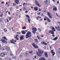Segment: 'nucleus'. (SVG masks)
I'll return each instance as SVG.
<instances>
[{
    "mask_svg": "<svg viewBox=\"0 0 60 60\" xmlns=\"http://www.w3.org/2000/svg\"><path fill=\"white\" fill-rule=\"evenodd\" d=\"M41 43L42 44H44L45 45H47V44L46 43V42L44 41L43 42H41Z\"/></svg>",
    "mask_w": 60,
    "mask_h": 60,
    "instance_id": "4468645a",
    "label": "nucleus"
},
{
    "mask_svg": "<svg viewBox=\"0 0 60 60\" xmlns=\"http://www.w3.org/2000/svg\"><path fill=\"white\" fill-rule=\"evenodd\" d=\"M52 36L53 37H55V36L54 35V34H52Z\"/></svg>",
    "mask_w": 60,
    "mask_h": 60,
    "instance_id": "603ef678",
    "label": "nucleus"
},
{
    "mask_svg": "<svg viewBox=\"0 0 60 60\" xmlns=\"http://www.w3.org/2000/svg\"><path fill=\"white\" fill-rule=\"evenodd\" d=\"M22 34H25L26 33H25V32L24 31H23L22 32Z\"/></svg>",
    "mask_w": 60,
    "mask_h": 60,
    "instance_id": "a878e982",
    "label": "nucleus"
},
{
    "mask_svg": "<svg viewBox=\"0 0 60 60\" xmlns=\"http://www.w3.org/2000/svg\"><path fill=\"white\" fill-rule=\"evenodd\" d=\"M53 10L54 11H57V8H56V7H54L53 8Z\"/></svg>",
    "mask_w": 60,
    "mask_h": 60,
    "instance_id": "dca6fc26",
    "label": "nucleus"
},
{
    "mask_svg": "<svg viewBox=\"0 0 60 60\" xmlns=\"http://www.w3.org/2000/svg\"><path fill=\"white\" fill-rule=\"evenodd\" d=\"M35 4L38 6V7H41V5H40L39 3V2L37 0H35Z\"/></svg>",
    "mask_w": 60,
    "mask_h": 60,
    "instance_id": "20e7f679",
    "label": "nucleus"
},
{
    "mask_svg": "<svg viewBox=\"0 0 60 60\" xmlns=\"http://www.w3.org/2000/svg\"><path fill=\"white\" fill-rule=\"evenodd\" d=\"M5 48L6 50L8 51H10V48L7 46H5Z\"/></svg>",
    "mask_w": 60,
    "mask_h": 60,
    "instance_id": "6e6552de",
    "label": "nucleus"
},
{
    "mask_svg": "<svg viewBox=\"0 0 60 60\" xmlns=\"http://www.w3.org/2000/svg\"><path fill=\"white\" fill-rule=\"evenodd\" d=\"M7 22H9V20H8V19H7Z\"/></svg>",
    "mask_w": 60,
    "mask_h": 60,
    "instance_id": "864d4df0",
    "label": "nucleus"
},
{
    "mask_svg": "<svg viewBox=\"0 0 60 60\" xmlns=\"http://www.w3.org/2000/svg\"><path fill=\"white\" fill-rule=\"evenodd\" d=\"M3 53V54H4V56H5V55H7V52H4V53Z\"/></svg>",
    "mask_w": 60,
    "mask_h": 60,
    "instance_id": "bb28decb",
    "label": "nucleus"
},
{
    "mask_svg": "<svg viewBox=\"0 0 60 60\" xmlns=\"http://www.w3.org/2000/svg\"><path fill=\"white\" fill-rule=\"evenodd\" d=\"M26 60H29V59H26Z\"/></svg>",
    "mask_w": 60,
    "mask_h": 60,
    "instance_id": "774afa93",
    "label": "nucleus"
},
{
    "mask_svg": "<svg viewBox=\"0 0 60 60\" xmlns=\"http://www.w3.org/2000/svg\"><path fill=\"white\" fill-rule=\"evenodd\" d=\"M45 17L47 21L48 22H51V21H50V20L49 19V18L48 17Z\"/></svg>",
    "mask_w": 60,
    "mask_h": 60,
    "instance_id": "9d476101",
    "label": "nucleus"
},
{
    "mask_svg": "<svg viewBox=\"0 0 60 60\" xmlns=\"http://www.w3.org/2000/svg\"><path fill=\"white\" fill-rule=\"evenodd\" d=\"M25 12L26 13H28V11H26Z\"/></svg>",
    "mask_w": 60,
    "mask_h": 60,
    "instance_id": "3c124183",
    "label": "nucleus"
},
{
    "mask_svg": "<svg viewBox=\"0 0 60 60\" xmlns=\"http://www.w3.org/2000/svg\"><path fill=\"white\" fill-rule=\"evenodd\" d=\"M31 32L28 31L26 35V39H27L28 38H31Z\"/></svg>",
    "mask_w": 60,
    "mask_h": 60,
    "instance_id": "f03ea898",
    "label": "nucleus"
},
{
    "mask_svg": "<svg viewBox=\"0 0 60 60\" xmlns=\"http://www.w3.org/2000/svg\"><path fill=\"white\" fill-rule=\"evenodd\" d=\"M44 20H45V21H46V19H44Z\"/></svg>",
    "mask_w": 60,
    "mask_h": 60,
    "instance_id": "4d7b16f0",
    "label": "nucleus"
},
{
    "mask_svg": "<svg viewBox=\"0 0 60 60\" xmlns=\"http://www.w3.org/2000/svg\"><path fill=\"white\" fill-rule=\"evenodd\" d=\"M37 37L38 38V39L40 40V41H41V40H42V39L41 38H40L39 37V36H37Z\"/></svg>",
    "mask_w": 60,
    "mask_h": 60,
    "instance_id": "393cba45",
    "label": "nucleus"
},
{
    "mask_svg": "<svg viewBox=\"0 0 60 60\" xmlns=\"http://www.w3.org/2000/svg\"><path fill=\"white\" fill-rule=\"evenodd\" d=\"M3 15V14H2L1 15H0V17H2V16Z\"/></svg>",
    "mask_w": 60,
    "mask_h": 60,
    "instance_id": "a19ab883",
    "label": "nucleus"
},
{
    "mask_svg": "<svg viewBox=\"0 0 60 60\" xmlns=\"http://www.w3.org/2000/svg\"><path fill=\"white\" fill-rule=\"evenodd\" d=\"M34 58H36V56H35L34 57Z\"/></svg>",
    "mask_w": 60,
    "mask_h": 60,
    "instance_id": "5fc2aeb1",
    "label": "nucleus"
},
{
    "mask_svg": "<svg viewBox=\"0 0 60 60\" xmlns=\"http://www.w3.org/2000/svg\"><path fill=\"white\" fill-rule=\"evenodd\" d=\"M34 41L35 42H36V43H38V40H37V39H35Z\"/></svg>",
    "mask_w": 60,
    "mask_h": 60,
    "instance_id": "b1692460",
    "label": "nucleus"
},
{
    "mask_svg": "<svg viewBox=\"0 0 60 60\" xmlns=\"http://www.w3.org/2000/svg\"><path fill=\"white\" fill-rule=\"evenodd\" d=\"M44 11V13H45L46 12V11Z\"/></svg>",
    "mask_w": 60,
    "mask_h": 60,
    "instance_id": "bf43d9fd",
    "label": "nucleus"
},
{
    "mask_svg": "<svg viewBox=\"0 0 60 60\" xmlns=\"http://www.w3.org/2000/svg\"><path fill=\"white\" fill-rule=\"evenodd\" d=\"M2 39H4L5 40H6V41H8V40L7 38H6L4 37L3 38H2Z\"/></svg>",
    "mask_w": 60,
    "mask_h": 60,
    "instance_id": "4be33fe9",
    "label": "nucleus"
},
{
    "mask_svg": "<svg viewBox=\"0 0 60 60\" xmlns=\"http://www.w3.org/2000/svg\"><path fill=\"white\" fill-rule=\"evenodd\" d=\"M51 52V53H52V55H53V56H54V55H55V53L54 52H53V50H52Z\"/></svg>",
    "mask_w": 60,
    "mask_h": 60,
    "instance_id": "f8f14e48",
    "label": "nucleus"
},
{
    "mask_svg": "<svg viewBox=\"0 0 60 60\" xmlns=\"http://www.w3.org/2000/svg\"><path fill=\"white\" fill-rule=\"evenodd\" d=\"M1 47H2V46H1V44H0V50H1Z\"/></svg>",
    "mask_w": 60,
    "mask_h": 60,
    "instance_id": "58836bf2",
    "label": "nucleus"
},
{
    "mask_svg": "<svg viewBox=\"0 0 60 60\" xmlns=\"http://www.w3.org/2000/svg\"><path fill=\"white\" fill-rule=\"evenodd\" d=\"M13 6H16V4H14V3H13Z\"/></svg>",
    "mask_w": 60,
    "mask_h": 60,
    "instance_id": "c03bdc74",
    "label": "nucleus"
},
{
    "mask_svg": "<svg viewBox=\"0 0 60 60\" xmlns=\"http://www.w3.org/2000/svg\"><path fill=\"white\" fill-rule=\"evenodd\" d=\"M55 28H56V29H58V28H57V27H55Z\"/></svg>",
    "mask_w": 60,
    "mask_h": 60,
    "instance_id": "0e129e2a",
    "label": "nucleus"
},
{
    "mask_svg": "<svg viewBox=\"0 0 60 60\" xmlns=\"http://www.w3.org/2000/svg\"><path fill=\"white\" fill-rule=\"evenodd\" d=\"M32 45L35 48H36V49H38V48H39L37 45H35V44L34 43H33L32 44Z\"/></svg>",
    "mask_w": 60,
    "mask_h": 60,
    "instance_id": "1a4fd4ad",
    "label": "nucleus"
},
{
    "mask_svg": "<svg viewBox=\"0 0 60 60\" xmlns=\"http://www.w3.org/2000/svg\"><path fill=\"white\" fill-rule=\"evenodd\" d=\"M57 3L58 4H59V2L58 1H57Z\"/></svg>",
    "mask_w": 60,
    "mask_h": 60,
    "instance_id": "e2e57ef3",
    "label": "nucleus"
},
{
    "mask_svg": "<svg viewBox=\"0 0 60 60\" xmlns=\"http://www.w3.org/2000/svg\"><path fill=\"white\" fill-rule=\"evenodd\" d=\"M38 7H36L34 8V10L35 11H38Z\"/></svg>",
    "mask_w": 60,
    "mask_h": 60,
    "instance_id": "f3484780",
    "label": "nucleus"
},
{
    "mask_svg": "<svg viewBox=\"0 0 60 60\" xmlns=\"http://www.w3.org/2000/svg\"><path fill=\"white\" fill-rule=\"evenodd\" d=\"M13 40H14V39H12V40H11L10 41V42L11 43H13V44H15V43L14 42H13Z\"/></svg>",
    "mask_w": 60,
    "mask_h": 60,
    "instance_id": "aec40b11",
    "label": "nucleus"
},
{
    "mask_svg": "<svg viewBox=\"0 0 60 60\" xmlns=\"http://www.w3.org/2000/svg\"><path fill=\"white\" fill-rule=\"evenodd\" d=\"M2 4H4V3L3 2H2Z\"/></svg>",
    "mask_w": 60,
    "mask_h": 60,
    "instance_id": "680f3d73",
    "label": "nucleus"
},
{
    "mask_svg": "<svg viewBox=\"0 0 60 60\" xmlns=\"http://www.w3.org/2000/svg\"><path fill=\"white\" fill-rule=\"evenodd\" d=\"M13 58H15V59H16V56H14Z\"/></svg>",
    "mask_w": 60,
    "mask_h": 60,
    "instance_id": "09e8293b",
    "label": "nucleus"
},
{
    "mask_svg": "<svg viewBox=\"0 0 60 60\" xmlns=\"http://www.w3.org/2000/svg\"><path fill=\"white\" fill-rule=\"evenodd\" d=\"M15 4H19V1L17 0H15Z\"/></svg>",
    "mask_w": 60,
    "mask_h": 60,
    "instance_id": "ddd939ff",
    "label": "nucleus"
},
{
    "mask_svg": "<svg viewBox=\"0 0 60 60\" xmlns=\"http://www.w3.org/2000/svg\"><path fill=\"white\" fill-rule=\"evenodd\" d=\"M58 39V37H56L55 38H54L53 39H52V41H53V40H54V41H56V40H57Z\"/></svg>",
    "mask_w": 60,
    "mask_h": 60,
    "instance_id": "2eb2a0df",
    "label": "nucleus"
},
{
    "mask_svg": "<svg viewBox=\"0 0 60 60\" xmlns=\"http://www.w3.org/2000/svg\"><path fill=\"white\" fill-rule=\"evenodd\" d=\"M4 30L5 32H7V30H6V29H4Z\"/></svg>",
    "mask_w": 60,
    "mask_h": 60,
    "instance_id": "7c9ffc66",
    "label": "nucleus"
},
{
    "mask_svg": "<svg viewBox=\"0 0 60 60\" xmlns=\"http://www.w3.org/2000/svg\"><path fill=\"white\" fill-rule=\"evenodd\" d=\"M38 30L39 32H41V30L40 28L38 29Z\"/></svg>",
    "mask_w": 60,
    "mask_h": 60,
    "instance_id": "72a5a7b5",
    "label": "nucleus"
},
{
    "mask_svg": "<svg viewBox=\"0 0 60 60\" xmlns=\"http://www.w3.org/2000/svg\"><path fill=\"white\" fill-rule=\"evenodd\" d=\"M33 33H34V34H35L36 33V31L37 30V29H36V28H33Z\"/></svg>",
    "mask_w": 60,
    "mask_h": 60,
    "instance_id": "0eeeda50",
    "label": "nucleus"
},
{
    "mask_svg": "<svg viewBox=\"0 0 60 60\" xmlns=\"http://www.w3.org/2000/svg\"><path fill=\"white\" fill-rule=\"evenodd\" d=\"M0 55V56L1 57H3V56H4V54L3 52Z\"/></svg>",
    "mask_w": 60,
    "mask_h": 60,
    "instance_id": "412c9836",
    "label": "nucleus"
},
{
    "mask_svg": "<svg viewBox=\"0 0 60 60\" xmlns=\"http://www.w3.org/2000/svg\"><path fill=\"white\" fill-rule=\"evenodd\" d=\"M24 36H22L20 38V40H24Z\"/></svg>",
    "mask_w": 60,
    "mask_h": 60,
    "instance_id": "6ab92c4d",
    "label": "nucleus"
},
{
    "mask_svg": "<svg viewBox=\"0 0 60 60\" xmlns=\"http://www.w3.org/2000/svg\"><path fill=\"white\" fill-rule=\"evenodd\" d=\"M26 17L28 18V19H29V18H30V17H29V16L28 15H26Z\"/></svg>",
    "mask_w": 60,
    "mask_h": 60,
    "instance_id": "c756f323",
    "label": "nucleus"
},
{
    "mask_svg": "<svg viewBox=\"0 0 60 60\" xmlns=\"http://www.w3.org/2000/svg\"><path fill=\"white\" fill-rule=\"evenodd\" d=\"M16 37L17 38H18V37H19V35H16V37Z\"/></svg>",
    "mask_w": 60,
    "mask_h": 60,
    "instance_id": "49530a36",
    "label": "nucleus"
},
{
    "mask_svg": "<svg viewBox=\"0 0 60 60\" xmlns=\"http://www.w3.org/2000/svg\"><path fill=\"white\" fill-rule=\"evenodd\" d=\"M8 14L9 15H10V12H8Z\"/></svg>",
    "mask_w": 60,
    "mask_h": 60,
    "instance_id": "6e6d98bb",
    "label": "nucleus"
},
{
    "mask_svg": "<svg viewBox=\"0 0 60 60\" xmlns=\"http://www.w3.org/2000/svg\"><path fill=\"white\" fill-rule=\"evenodd\" d=\"M25 4H26V5H27V4L26 3H23V6H24V5H25Z\"/></svg>",
    "mask_w": 60,
    "mask_h": 60,
    "instance_id": "4c0bfd02",
    "label": "nucleus"
},
{
    "mask_svg": "<svg viewBox=\"0 0 60 60\" xmlns=\"http://www.w3.org/2000/svg\"><path fill=\"white\" fill-rule=\"evenodd\" d=\"M38 53L37 52V55H38V56H41L42 54L43 53V51H42L41 49H38Z\"/></svg>",
    "mask_w": 60,
    "mask_h": 60,
    "instance_id": "f257e3e1",
    "label": "nucleus"
},
{
    "mask_svg": "<svg viewBox=\"0 0 60 60\" xmlns=\"http://www.w3.org/2000/svg\"><path fill=\"white\" fill-rule=\"evenodd\" d=\"M44 3L46 4H48L50 3V0H46L44 1Z\"/></svg>",
    "mask_w": 60,
    "mask_h": 60,
    "instance_id": "39448f33",
    "label": "nucleus"
},
{
    "mask_svg": "<svg viewBox=\"0 0 60 60\" xmlns=\"http://www.w3.org/2000/svg\"><path fill=\"white\" fill-rule=\"evenodd\" d=\"M56 15L57 16V17H59V15H58V14H57L56 13Z\"/></svg>",
    "mask_w": 60,
    "mask_h": 60,
    "instance_id": "37998d69",
    "label": "nucleus"
},
{
    "mask_svg": "<svg viewBox=\"0 0 60 60\" xmlns=\"http://www.w3.org/2000/svg\"><path fill=\"white\" fill-rule=\"evenodd\" d=\"M4 43H5L6 44L7 42V41H5L4 42Z\"/></svg>",
    "mask_w": 60,
    "mask_h": 60,
    "instance_id": "de8ad7c7",
    "label": "nucleus"
},
{
    "mask_svg": "<svg viewBox=\"0 0 60 60\" xmlns=\"http://www.w3.org/2000/svg\"><path fill=\"white\" fill-rule=\"evenodd\" d=\"M58 29H57V31H60V27H59V26H58Z\"/></svg>",
    "mask_w": 60,
    "mask_h": 60,
    "instance_id": "5701e85b",
    "label": "nucleus"
},
{
    "mask_svg": "<svg viewBox=\"0 0 60 60\" xmlns=\"http://www.w3.org/2000/svg\"><path fill=\"white\" fill-rule=\"evenodd\" d=\"M31 8L32 9H33L34 8L33 7H31Z\"/></svg>",
    "mask_w": 60,
    "mask_h": 60,
    "instance_id": "052dcab7",
    "label": "nucleus"
},
{
    "mask_svg": "<svg viewBox=\"0 0 60 60\" xmlns=\"http://www.w3.org/2000/svg\"><path fill=\"white\" fill-rule=\"evenodd\" d=\"M9 20L10 21L11 19V18H9Z\"/></svg>",
    "mask_w": 60,
    "mask_h": 60,
    "instance_id": "79ce46f5",
    "label": "nucleus"
},
{
    "mask_svg": "<svg viewBox=\"0 0 60 60\" xmlns=\"http://www.w3.org/2000/svg\"><path fill=\"white\" fill-rule=\"evenodd\" d=\"M47 13L48 15L49 16V17L50 19H52V15L49 12H47Z\"/></svg>",
    "mask_w": 60,
    "mask_h": 60,
    "instance_id": "423d86ee",
    "label": "nucleus"
},
{
    "mask_svg": "<svg viewBox=\"0 0 60 60\" xmlns=\"http://www.w3.org/2000/svg\"><path fill=\"white\" fill-rule=\"evenodd\" d=\"M1 41H2V42H3V43H4V42L5 40H1Z\"/></svg>",
    "mask_w": 60,
    "mask_h": 60,
    "instance_id": "473e14b6",
    "label": "nucleus"
},
{
    "mask_svg": "<svg viewBox=\"0 0 60 60\" xmlns=\"http://www.w3.org/2000/svg\"><path fill=\"white\" fill-rule=\"evenodd\" d=\"M29 52L30 54H32V52H33V51H30Z\"/></svg>",
    "mask_w": 60,
    "mask_h": 60,
    "instance_id": "e433bc0d",
    "label": "nucleus"
},
{
    "mask_svg": "<svg viewBox=\"0 0 60 60\" xmlns=\"http://www.w3.org/2000/svg\"><path fill=\"white\" fill-rule=\"evenodd\" d=\"M37 20H38V19H38V17L37 18Z\"/></svg>",
    "mask_w": 60,
    "mask_h": 60,
    "instance_id": "69168bd1",
    "label": "nucleus"
},
{
    "mask_svg": "<svg viewBox=\"0 0 60 60\" xmlns=\"http://www.w3.org/2000/svg\"><path fill=\"white\" fill-rule=\"evenodd\" d=\"M51 29H52V30L51 34H54V32H55L56 30L55 28L53 26H51Z\"/></svg>",
    "mask_w": 60,
    "mask_h": 60,
    "instance_id": "7ed1b4c3",
    "label": "nucleus"
},
{
    "mask_svg": "<svg viewBox=\"0 0 60 60\" xmlns=\"http://www.w3.org/2000/svg\"><path fill=\"white\" fill-rule=\"evenodd\" d=\"M45 56V57H48V54H47V53L46 52H45L44 53Z\"/></svg>",
    "mask_w": 60,
    "mask_h": 60,
    "instance_id": "a211bd4d",
    "label": "nucleus"
},
{
    "mask_svg": "<svg viewBox=\"0 0 60 60\" xmlns=\"http://www.w3.org/2000/svg\"><path fill=\"white\" fill-rule=\"evenodd\" d=\"M1 28L2 29H3V25H2L1 26Z\"/></svg>",
    "mask_w": 60,
    "mask_h": 60,
    "instance_id": "ea45409f",
    "label": "nucleus"
},
{
    "mask_svg": "<svg viewBox=\"0 0 60 60\" xmlns=\"http://www.w3.org/2000/svg\"><path fill=\"white\" fill-rule=\"evenodd\" d=\"M49 32L50 34L51 32H51H52V30H49Z\"/></svg>",
    "mask_w": 60,
    "mask_h": 60,
    "instance_id": "f704fd0d",
    "label": "nucleus"
},
{
    "mask_svg": "<svg viewBox=\"0 0 60 60\" xmlns=\"http://www.w3.org/2000/svg\"><path fill=\"white\" fill-rule=\"evenodd\" d=\"M10 11H12V8L11 7V8L10 9Z\"/></svg>",
    "mask_w": 60,
    "mask_h": 60,
    "instance_id": "2f4dec72",
    "label": "nucleus"
},
{
    "mask_svg": "<svg viewBox=\"0 0 60 60\" xmlns=\"http://www.w3.org/2000/svg\"><path fill=\"white\" fill-rule=\"evenodd\" d=\"M39 11H41V9H39Z\"/></svg>",
    "mask_w": 60,
    "mask_h": 60,
    "instance_id": "338daca9",
    "label": "nucleus"
},
{
    "mask_svg": "<svg viewBox=\"0 0 60 60\" xmlns=\"http://www.w3.org/2000/svg\"><path fill=\"white\" fill-rule=\"evenodd\" d=\"M10 55L11 56H14V55H13V54H12V53L11 52V53H10Z\"/></svg>",
    "mask_w": 60,
    "mask_h": 60,
    "instance_id": "cd10ccee",
    "label": "nucleus"
},
{
    "mask_svg": "<svg viewBox=\"0 0 60 60\" xmlns=\"http://www.w3.org/2000/svg\"><path fill=\"white\" fill-rule=\"evenodd\" d=\"M26 28L25 27H24L22 28V29H26Z\"/></svg>",
    "mask_w": 60,
    "mask_h": 60,
    "instance_id": "c9c22d12",
    "label": "nucleus"
},
{
    "mask_svg": "<svg viewBox=\"0 0 60 60\" xmlns=\"http://www.w3.org/2000/svg\"><path fill=\"white\" fill-rule=\"evenodd\" d=\"M39 60H45V58L44 57H41L39 59Z\"/></svg>",
    "mask_w": 60,
    "mask_h": 60,
    "instance_id": "9b49d317",
    "label": "nucleus"
},
{
    "mask_svg": "<svg viewBox=\"0 0 60 60\" xmlns=\"http://www.w3.org/2000/svg\"><path fill=\"white\" fill-rule=\"evenodd\" d=\"M28 20L29 23H30V22L31 21L30 20V19H28Z\"/></svg>",
    "mask_w": 60,
    "mask_h": 60,
    "instance_id": "c85d7f7f",
    "label": "nucleus"
},
{
    "mask_svg": "<svg viewBox=\"0 0 60 60\" xmlns=\"http://www.w3.org/2000/svg\"><path fill=\"white\" fill-rule=\"evenodd\" d=\"M15 39H16L17 40H19V39L18 38H17V37H15Z\"/></svg>",
    "mask_w": 60,
    "mask_h": 60,
    "instance_id": "a18cd8bd",
    "label": "nucleus"
},
{
    "mask_svg": "<svg viewBox=\"0 0 60 60\" xmlns=\"http://www.w3.org/2000/svg\"><path fill=\"white\" fill-rule=\"evenodd\" d=\"M38 15H41V13L40 12L38 13Z\"/></svg>",
    "mask_w": 60,
    "mask_h": 60,
    "instance_id": "8fccbe9b",
    "label": "nucleus"
},
{
    "mask_svg": "<svg viewBox=\"0 0 60 60\" xmlns=\"http://www.w3.org/2000/svg\"><path fill=\"white\" fill-rule=\"evenodd\" d=\"M38 18H39V19H41V17H40L38 16Z\"/></svg>",
    "mask_w": 60,
    "mask_h": 60,
    "instance_id": "13d9d810",
    "label": "nucleus"
}]
</instances>
